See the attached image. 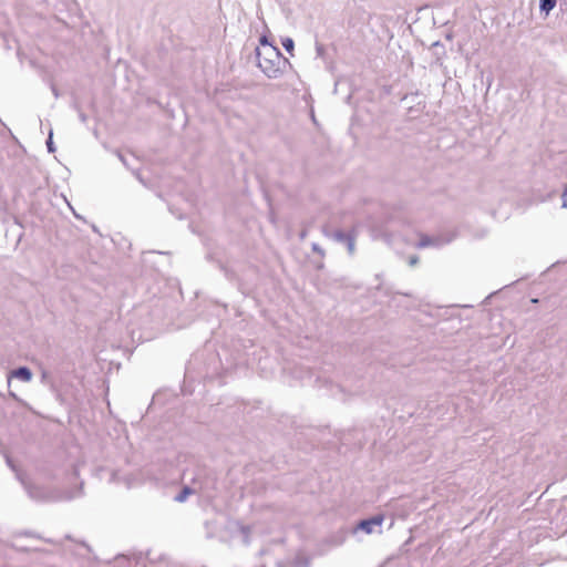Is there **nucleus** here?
Instances as JSON below:
<instances>
[{
  "instance_id": "nucleus-1",
  "label": "nucleus",
  "mask_w": 567,
  "mask_h": 567,
  "mask_svg": "<svg viewBox=\"0 0 567 567\" xmlns=\"http://www.w3.org/2000/svg\"><path fill=\"white\" fill-rule=\"evenodd\" d=\"M259 43L256 50L258 68L267 78L278 79L289 65L288 59L284 58L279 49L269 43L266 37H261Z\"/></svg>"
},
{
  "instance_id": "nucleus-2",
  "label": "nucleus",
  "mask_w": 567,
  "mask_h": 567,
  "mask_svg": "<svg viewBox=\"0 0 567 567\" xmlns=\"http://www.w3.org/2000/svg\"><path fill=\"white\" fill-rule=\"evenodd\" d=\"M383 523V516L378 515L370 519L361 520L358 525V528L363 530L367 534H371L373 532L374 526H381Z\"/></svg>"
},
{
  "instance_id": "nucleus-3",
  "label": "nucleus",
  "mask_w": 567,
  "mask_h": 567,
  "mask_svg": "<svg viewBox=\"0 0 567 567\" xmlns=\"http://www.w3.org/2000/svg\"><path fill=\"white\" fill-rule=\"evenodd\" d=\"M10 378L19 379L22 382H30L31 379H32V372L28 368L22 367V368H19L17 370H13L10 373L9 379Z\"/></svg>"
},
{
  "instance_id": "nucleus-4",
  "label": "nucleus",
  "mask_w": 567,
  "mask_h": 567,
  "mask_svg": "<svg viewBox=\"0 0 567 567\" xmlns=\"http://www.w3.org/2000/svg\"><path fill=\"white\" fill-rule=\"evenodd\" d=\"M556 6V0H540L539 8L548 14Z\"/></svg>"
},
{
  "instance_id": "nucleus-5",
  "label": "nucleus",
  "mask_w": 567,
  "mask_h": 567,
  "mask_svg": "<svg viewBox=\"0 0 567 567\" xmlns=\"http://www.w3.org/2000/svg\"><path fill=\"white\" fill-rule=\"evenodd\" d=\"M281 44L286 49V51L290 53V55H293L295 43L291 38H285Z\"/></svg>"
},
{
  "instance_id": "nucleus-6",
  "label": "nucleus",
  "mask_w": 567,
  "mask_h": 567,
  "mask_svg": "<svg viewBox=\"0 0 567 567\" xmlns=\"http://www.w3.org/2000/svg\"><path fill=\"white\" fill-rule=\"evenodd\" d=\"M432 245H435V240L430 237H424L419 243V247H427V246H432Z\"/></svg>"
},
{
  "instance_id": "nucleus-7",
  "label": "nucleus",
  "mask_w": 567,
  "mask_h": 567,
  "mask_svg": "<svg viewBox=\"0 0 567 567\" xmlns=\"http://www.w3.org/2000/svg\"><path fill=\"white\" fill-rule=\"evenodd\" d=\"M52 138H53V131L50 130L49 137L47 141V146H48L49 152H51V153H53L55 151Z\"/></svg>"
},
{
  "instance_id": "nucleus-8",
  "label": "nucleus",
  "mask_w": 567,
  "mask_h": 567,
  "mask_svg": "<svg viewBox=\"0 0 567 567\" xmlns=\"http://www.w3.org/2000/svg\"><path fill=\"white\" fill-rule=\"evenodd\" d=\"M189 493H190V491H189L188 488H184V491H183L181 494H178V495L175 497V499H176L177 502H181V503H182V502L186 501V498H187V496L189 495Z\"/></svg>"
},
{
  "instance_id": "nucleus-9",
  "label": "nucleus",
  "mask_w": 567,
  "mask_h": 567,
  "mask_svg": "<svg viewBox=\"0 0 567 567\" xmlns=\"http://www.w3.org/2000/svg\"><path fill=\"white\" fill-rule=\"evenodd\" d=\"M419 262V258L416 256H411L409 259L410 266H415Z\"/></svg>"
},
{
  "instance_id": "nucleus-10",
  "label": "nucleus",
  "mask_w": 567,
  "mask_h": 567,
  "mask_svg": "<svg viewBox=\"0 0 567 567\" xmlns=\"http://www.w3.org/2000/svg\"><path fill=\"white\" fill-rule=\"evenodd\" d=\"M349 251L351 254L354 251V244L352 241L349 243Z\"/></svg>"
}]
</instances>
